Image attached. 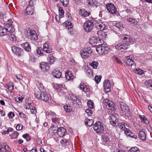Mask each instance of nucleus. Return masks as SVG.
Segmentation results:
<instances>
[{"label":"nucleus","instance_id":"obj_42","mask_svg":"<svg viewBox=\"0 0 152 152\" xmlns=\"http://www.w3.org/2000/svg\"><path fill=\"white\" fill-rule=\"evenodd\" d=\"M127 21L130 23V24H133L134 25L137 24V21L135 19L129 18L127 19Z\"/></svg>","mask_w":152,"mask_h":152},{"label":"nucleus","instance_id":"obj_16","mask_svg":"<svg viewBox=\"0 0 152 152\" xmlns=\"http://www.w3.org/2000/svg\"><path fill=\"white\" fill-rule=\"evenodd\" d=\"M41 100L45 102H48L49 103H52L51 96L47 93H42Z\"/></svg>","mask_w":152,"mask_h":152},{"label":"nucleus","instance_id":"obj_58","mask_svg":"<svg viewBox=\"0 0 152 152\" xmlns=\"http://www.w3.org/2000/svg\"><path fill=\"white\" fill-rule=\"evenodd\" d=\"M23 125L22 124H18L16 126V129L17 130L19 131L22 129Z\"/></svg>","mask_w":152,"mask_h":152},{"label":"nucleus","instance_id":"obj_62","mask_svg":"<svg viewBox=\"0 0 152 152\" xmlns=\"http://www.w3.org/2000/svg\"><path fill=\"white\" fill-rule=\"evenodd\" d=\"M15 100L18 103H20L22 101V99L19 97H16Z\"/></svg>","mask_w":152,"mask_h":152},{"label":"nucleus","instance_id":"obj_3","mask_svg":"<svg viewBox=\"0 0 152 152\" xmlns=\"http://www.w3.org/2000/svg\"><path fill=\"white\" fill-rule=\"evenodd\" d=\"M96 51L100 54H106L109 52L110 49L107 46L100 44L96 45Z\"/></svg>","mask_w":152,"mask_h":152},{"label":"nucleus","instance_id":"obj_21","mask_svg":"<svg viewBox=\"0 0 152 152\" xmlns=\"http://www.w3.org/2000/svg\"><path fill=\"white\" fill-rule=\"evenodd\" d=\"M124 133L125 134L128 136L132 138H133L136 139L137 137L135 135L134 133L132 132L129 128H127L124 131Z\"/></svg>","mask_w":152,"mask_h":152},{"label":"nucleus","instance_id":"obj_29","mask_svg":"<svg viewBox=\"0 0 152 152\" xmlns=\"http://www.w3.org/2000/svg\"><path fill=\"white\" fill-rule=\"evenodd\" d=\"M34 9L33 7L30 5H28L26 9V13L28 15H31L34 12Z\"/></svg>","mask_w":152,"mask_h":152},{"label":"nucleus","instance_id":"obj_23","mask_svg":"<svg viewBox=\"0 0 152 152\" xmlns=\"http://www.w3.org/2000/svg\"><path fill=\"white\" fill-rule=\"evenodd\" d=\"M65 76L67 80H72L74 78L72 72L69 70H67L65 73Z\"/></svg>","mask_w":152,"mask_h":152},{"label":"nucleus","instance_id":"obj_45","mask_svg":"<svg viewBox=\"0 0 152 152\" xmlns=\"http://www.w3.org/2000/svg\"><path fill=\"white\" fill-rule=\"evenodd\" d=\"M46 114L48 115L49 117H54L56 116L55 113L51 111H47L46 113Z\"/></svg>","mask_w":152,"mask_h":152},{"label":"nucleus","instance_id":"obj_57","mask_svg":"<svg viewBox=\"0 0 152 152\" xmlns=\"http://www.w3.org/2000/svg\"><path fill=\"white\" fill-rule=\"evenodd\" d=\"M65 26L69 29L72 27V24L71 22H68L65 24Z\"/></svg>","mask_w":152,"mask_h":152},{"label":"nucleus","instance_id":"obj_55","mask_svg":"<svg viewBox=\"0 0 152 152\" xmlns=\"http://www.w3.org/2000/svg\"><path fill=\"white\" fill-rule=\"evenodd\" d=\"M87 105L88 107L90 108H93L94 107V103L91 101H88L87 102Z\"/></svg>","mask_w":152,"mask_h":152},{"label":"nucleus","instance_id":"obj_59","mask_svg":"<svg viewBox=\"0 0 152 152\" xmlns=\"http://www.w3.org/2000/svg\"><path fill=\"white\" fill-rule=\"evenodd\" d=\"M59 15L60 16H62L64 14V11L63 10L62 7H60L58 9Z\"/></svg>","mask_w":152,"mask_h":152},{"label":"nucleus","instance_id":"obj_9","mask_svg":"<svg viewBox=\"0 0 152 152\" xmlns=\"http://www.w3.org/2000/svg\"><path fill=\"white\" fill-rule=\"evenodd\" d=\"M70 100L72 102V105L75 107L76 108L81 107V102L80 100L78 99L75 95H73L71 97Z\"/></svg>","mask_w":152,"mask_h":152},{"label":"nucleus","instance_id":"obj_34","mask_svg":"<svg viewBox=\"0 0 152 152\" xmlns=\"http://www.w3.org/2000/svg\"><path fill=\"white\" fill-rule=\"evenodd\" d=\"M84 122L85 124L86 125H88L89 127L92 126L94 123L93 120L90 119L88 118L85 119Z\"/></svg>","mask_w":152,"mask_h":152},{"label":"nucleus","instance_id":"obj_13","mask_svg":"<svg viewBox=\"0 0 152 152\" xmlns=\"http://www.w3.org/2000/svg\"><path fill=\"white\" fill-rule=\"evenodd\" d=\"M109 119L110 124L113 126H115L118 123V120L117 118L116 115H115L113 114L111 115Z\"/></svg>","mask_w":152,"mask_h":152},{"label":"nucleus","instance_id":"obj_44","mask_svg":"<svg viewBox=\"0 0 152 152\" xmlns=\"http://www.w3.org/2000/svg\"><path fill=\"white\" fill-rule=\"evenodd\" d=\"M128 152H140L139 149L136 147H132L128 151Z\"/></svg>","mask_w":152,"mask_h":152},{"label":"nucleus","instance_id":"obj_64","mask_svg":"<svg viewBox=\"0 0 152 152\" xmlns=\"http://www.w3.org/2000/svg\"><path fill=\"white\" fill-rule=\"evenodd\" d=\"M16 77L17 78V79L18 80H21L22 78H23V77L22 76V75H20V74H17V75H16Z\"/></svg>","mask_w":152,"mask_h":152},{"label":"nucleus","instance_id":"obj_39","mask_svg":"<svg viewBox=\"0 0 152 152\" xmlns=\"http://www.w3.org/2000/svg\"><path fill=\"white\" fill-rule=\"evenodd\" d=\"M144 84L147 88L152 87V80H146L145 81Z\"/></svg>","mask_w":152,"mask_h":152},{"label":"nucleus","instance_id":"obj_6","mask_svg":"<svg viewBox=\"0 0 152 152\" xmlns=\"http://www.w3.org/2000/svg\"><path fill=\"white\" fill-rule=\"evenodd\" d=\"M103 103L108 109L113 110L116 109V107L113 101L105 99H103Z\"/></svg>","mask_w":152,"mask_h":152},{"label":"nucleus","instance_id":"obj_37","mask_svg":"<svg viewBox=\"0 0 152 152\" xmlns=\"http://www.w3.org/2000/svg\"><path fill=\"white\" fill-rule=\"evenodd\" d=\"M80 88L83 90L84 92H87L89 91L88 87L84 84H80Z\"/></svg>","mask_w":152,"mask_h":152},{"label":"nucleus","instance_id":"obj_60","mask_svg":"<svg viewBox=\"0 0 152 152\" xmlns=\"http://www.w3.org/2000/svg\"><path fill=\"white\" fill-rule=\"evenodd\" d=\"M30 111L33 114H35L36 113V110L34 107H32V108H31Z\"/></svg>","mask_w":152,"mask_h":152},{"label":"nucleus","instance_id":"obj_7","mask_svg":"<svg viewBox=\"0 0 152 152\" xmlns=\"http://www.w3.org/2000/svg\"><path fill=\"white\" fill-rule=\"evenodd\" d=\"M121 108L123 114L126 116H129L130 115V110L127 105L122 102L120 103Z\"/></svg>","mask_w":152,"mask_h":152},{"label":"nucleus","instance_id":"obj_26","mask_svg":"<svg viewBox=\"0 0 152 152\" xmlns=\"http://www.w3.org/2000/svg\"><path fill=\"white\" fill-rule=\"evenodd\" d=\"M129 57V56L126 57L123 59V60L127 65L132 66L134 64V61Z\"/></svg>","mask_w":152,"mask_h":152},{"label":"nucleus","instance_id":"obj_28","mask_svg":"<svg viewBox=\"0 0 152 152\" xmlns=\"http://www.w3.org/2000/svg\"><path fill=\"white\" fill-rule=\"evenodd\" d=\"M144 129H142L140 131L138 134L139 137L142 140H145L146 139V135L144 131Z\"/></svg>","mask_w":152,"mask_h":152},{"label":"nucleus","instance_id":"obj_19","mask_svg":"<svg viewBox=\"0 0 152 152\" xmlns=\"http://www.w3.org/2000/svg\"><path fill=\"white\" fill-rule=\"evenodd\" d=\"M41 69L43 72H47L50 69L48 64L45 62H42L40 65Z\"/></svg>","mask_w":152,"mask_h":152},{"label":"nucleus","instance_id":"obj_17","mask_svg":"<svg viewBox=\"0 0 152 152\" xmlns=\"http://www.w3.org/2000/svg\"><path fill=\"white\" fill-rule=\"evenodd\" d=\"M11 48L12 51L14 54L18 56L20 55L22 52V49L20 48L13 46Z\"/></svg>","mask_w":152,"mask_h":152},{"label":"nucleus","instance_id":"obj_11","mask_svg":"<svg viewBox=\"0 0 152 152\" xmlns=\"http://www.w3.org/2000/svg\"><path fill=\"white\" fill-rule=\"evenodd\" d=\"M11 24H6L4 28L0 26V36H3L6 35L9 30Z\"/></svg>","mask_w":152,"mask_h":152},{"label":"nucleus","instance_id":"obj_61","mask_svg":"<svg viewBox=\"0 0 152 152\" xmlns=\"http://www.w3.org/2000/svg\"><path fill=\"white\" fill-rule=\"evenodd\" d=\"M14 113L12 112L9 113L8 114V116L10 118H12L14 116Z\"/></svg>","mask_w":152,"mask_h":152},{"label":"nucleus","instance_id":"obj_38","mask_svg":"<svg viewBox=\"0 0 152 152\" xmlns=\"http://www.w3.org/2000/svg\"><path fill=\"white\" fill-rule=\"evenodd\" d=\"M102 141L107 143L110 142L109 138L107 134H104L102 136Z\"/></svg>","mask_w":152,"mask_h":152},{"label":"nucleus","instance_id":"obj_20","mask_svg":"<svg viewBox=\"0 0 152 152\" xmlns=\"http://www.w3.org/2000/svg\"><path fill=\"white\" fill-rule=\"evenodd\" d=\"M66 133V131L65 129L60 127L58 128L57 134L60 137H62L64 136Z\"/></svg>","mask_w":152,"mask_h":152},{"label":"nucleus","instance_id":"obj_50","mask_svg":"<svg viewBox=\"0 0 152 152\" xmlns=\"http://www.w3.org/2000/svg\"><path fill=\"white\" fill-rule=\"evenodd\" d=\"M22 137L24 138L26 140L27 142L31 140L29 135L27 134H23Z\"/></svg>","mask_w":152,"mask_h":152},{"label":"nucleus","instance_id":"obj_8","mask_svg":"<svg viewBox=\"0 0 152 152\" xmlns=\"http://www.w3.org/2000/svg\"><path fill=\"white\" fill-rule=\"evenodd\" d=\"M93 26V22L90 20H88L84 23L83 28L86 32H88L92 30Z\"/></svg>","mask_w":152,"mask_h":152},{"label":"nucleus","instance_id":"obj_14","mask_svg":"<svg viewBox=\"0 0 152 152\" xmlns=\"http://www.w3.org/2000/svg\"><path fill=\"white\" fill-rule=\"evenodd\" d=\"M95 26L98 29H100L101 31L104 30L107 28L105 24L102 22H98L96 21L95 23Z\"/></svg>","mask_w":152,"mask_h":152},{"label":"nucleus","instance_id":"obj_18","mask_svg":"<svg viewBox=\"0 0 152 152\" xmlns=\"http://www.w3.org/2000/svg\"><path fill=\"white\" fill-rule=\"evenodd\" d=\"M58 128L57 126L53 125L51 126L49 129L48 133L51 135H55L57 134Z\"/></svg>","mask_w":152,"mask_h":152},{"label":"nucleus","instance_id":"obj_5","mask_svg":"<svg viewBox=\"0 0 152 152\" xmlns=\"http://www.w3.org/2000/svg\"><path fill=\"white\" fill-rule=\"evenodd\" d=\"M93 127L94 130L97 133H102L104 131L103 124L99 121L96 122L93 125Z\"/></svg>","mask_w":152,"mask_h":152},{"label":"nucleus","instance_id":"obj_36","mask_svg":"<svg viewBox=\"0 0 152 152\" xmlns=\"http://www.w3.org/2000/svg\"><path fill=\"white\" fill-rule=\"evenodd\" d=\"M139 117L140 119L144 122V123L146 125L149 124V122L146 117L144 115H139Z\"/></svg>","mask_w":152,"mask_h":152},{"label":"nucleus","instance_id":"obj_41","mask_svg":"<svg viewBox=\"0 0 152 152\" xmlns=\"http://www.w3.org/2000/svg\"><path fill=\"white\" fill-rule=\"evenodd\" d=\"M19 134L17 132L15 131L11 135H10V136L11 137V139L12 140L17 138Z\"/></svg>","mask_w":152,"mask_h":152},{"label":"nucleus","instance_id":"obj_56","mask_svg":"<svg viewBox=\"0 0 152 152\" xmlns=\"http://www.w3.org/2000/svg\"><path fill=\"white\" fill-rule=\"evenodd\" d=\"M134 72L136 74L139 75H142L143 74V72L140 69H136Z\"/></svg>","mask_w":152,"mask_h":152},{"label":"nucleus","instance_id":"obj_30","mask_svg":"<svg viewBox=\"0 0 152 152\" xmlns=\"http://www.w3.org/2000/svg\"><path fill=\"white\" fill-rule=\"evenodd\" d=\"M21 46L27 52L31 51V47L28 42L21 44Z\"/></svg>","mask_w":152,"mask_h":152},{"label":"nucleus","instance_id":"obj_4","mask_svg":"<svg viewBox=\"0 0 152 152\" xmlns=\"http://www.w3.org/2000/svg\"><path fill=\"white\" fill-rule=\"evenodd\" d=\"M92 52V50L90 48H86L81 50L80 54L83 58L87 59L91 56Z\"/></svg>","mask_w":152,"mask_h":152},{"label":"nucleus","instance_id":"obj_63","mask_svg":"<svg viewBox=\"0 0 152 152\" xmlns=\"http://www.w3.org/2000/svg\"><path fill=\"white\" fill-rule=\"evenodd\" d=\"M113 152H126L124 151L118 149H115L114 150Z\"/></svg>","mask_w":152,"mask_h":152},{"label":"nucleus","instance_id":"obj_48","mask_svg":"<svg viewBox=\"0 0 152 152\" xmlns=\"http://www.w3.org/2000/svg\"><path fill=\"white\" fill-rule=\"evenodd\" d=\"M52 121L58 124L59 123V119L57 115H56L54 117L52 118Z\"/></svg>","mask_w":152,"mask_h":152},{"label":"nucleus","instance_id":"obj_2","mask_svg":"<svg viewBox=\"0 0 152 152\" xmlns=\"http://www.w3.org/2000/svg\"><path fill=\"white\" fill-rule=\"evenodd\" d=\"M25 36L31 40H36L38 39V37L35 31L30 28L26 29Z\"/></svg>","mask_w":152,"mask_h":152},{"label":"nucleus","instance_id":"obj_15","mask_svg":"<svg viewBox=\"0 0 152 152\" xmlns=\"http://www.w3.org/2000/svg\"><path fill=\"white\" fill-rule=\"evenodd\" d=\"M104 90L105 92H108L110 91V82L108 80H105L103 83Z\"/></svg>","mask_w":152,"mask_h":152},{"label":"nucleus","instance_id":"obj_31","mask_svg":"<svg viewBox=\"0 0 152 152\" xmlns=\"http://www.w3.org/2000/svg\"><path fill=\"white\" fill-rule=\"evenodd\" d=\"M43 50L47 53H49L52 52V49L49 47L48 43H46L44 44Z\"/></svg>","mask_w":152,"mask_h":152},{"label":"nucleus","instance_id":"obj_54","mask_svg":"<svg viewBox=\"0 0 152 152\" xmlns=\"http://www.w3.org/2000/svg\"><path fill=\"white\" fill-rule=\"evenodd\" d=\"M91 108H89L86 109V112L87 114L88 115V116H91L93 112Z\"/></svg>","mask_w":152,"mask_h":152},{"label":"nucleus","instance_id":"obj_52","mask_svg":"<svg viewBox=\"0 0 152 152\" xmlns=\"http://www.w3.org/2000/svg\"><path fill=\"white\" fill-rule=\"evenodd\" d=\"M60 1L62 3L64 7H67L68 5L69 1V0H60Z\"/></svg>","mask_w":152,"mask_h":152},{"label":"nucleus","instance_id":"obj_22","mask_svg":"<svg viewBox=\"0 0 152 152\" xmlns=\"http://www.w3.org/2000/svg\"><path fill=\"white\" fill-rule=\"evenodd\" d=\"M98 39L97 37H91L89 41V42L90 44L92 45L93 46L98 45Z\"/></svg>","mask_w":152,"mask_h":152},{"label":"nucleus","instance_id":"obj_51","mask_svg":"<svg viewBox=\"0 0 152 152\" xmlns=\"http://www.w3.org/2000/svg\"><path fill=\"white\" fill-rule=\"evenodd\" d=\"M54 87L55 88L59 90L61 89L62 87V86L61 85L56 83L54 84Z\"/></svg>","mask_w":152,"mask_h":152},{"label":"nucleus","instance_id":"obj_32","mask_svg":"<svg viewBox=\"0 0 152 152\" xmlns=\"http://www.w3.org/2000/svg\"><path fill=\"white\" fill-rule=\"evenodd\" d=\"M61 73L59 70H55L53 72V76L56 78H60L61 76Z\"/></svg>","mask_w":152,"mask_h":152},{"label":"nucleus","instance_id":"obj_43","mask_svg":"<svg viewBox=\"0 0 152 152\" xmlns=\"http://www.w3.org/2000/svg\"><path fill=\"white\" fill-rule=\"evenodd\" d=\"M55 58L51 54L49 56V58L48 60L49 63L50 64H52L54 63L55 60Z\"/></svg>","mask_w":152,"mask_h":152},{"label":"nucleus","instance_id":"obj_53","mask_svg":"<svg viewBox=\"0 0 152 152\" xmlns=\"http://www.w3.org/2000/svg\"><path fill=\"white\" fill-rule=\"evenodd\" d=\"M101 77L99 76H96L95 77L94 79L96 83L98 84L101 80Z\"/></svg>","mask_w":152,"mask_h":152},{"label":"nucleus","instance_id":"obj_24","mask_svg":"<svg viewBox=\"0 0 152 152\" xmlns=\"http://www.w3.org/2000/svg\"><path fill=\"white\" fill-rule=\"evenodd\" d=\"M115 28L118 31H121L123 29L124 27L123 24L121 23H116L115 24Z\"/></svg>","mask_w":152,"mask_h":152},{"label":"nucleus","instance_id":"obj_12","mask_svg":"<svg viewBox=\"0 0 152 152\" xmlns=\"http://www.w3.org/2000/svg\"><path fill=\"white\" fill-rule=\"evenodd\" d=\"M106 8L107 10L112 14H115L116 13L117 10L114 5L110 3L106 4Z\"/></svg>","mask_w":152,"mask_h":152},{"label":"nucleus","instance_id":"obj_10","mask_svg":"<svg viewBox=\"0 0 152 152\" xmlns=\"http://www.w3.org/2000/svg\"><path fill=\"white\" fill-rule=\"evenodd\" d=\"M9 30H8L7 33L6 35V38L10 41L16 40V38L13 33L15 31V29L12 28V29H11L10 28H9Z\"/></svg>","mask_w":152,"mask_h":152},{"label":"nucleus","instance_id":"obj_35","mask_svg":"<svg viewBox=\"0 0 152 152\" xmlns=\"http://www.w3.org/2000/svg\"><path fill=\"white\" fill-rule=\"evenodd\" d=\"M99 64L97 61H93L89 64V65L92 67L94 69L97 68Z\"/></svg>","mask_w":152,"mask_h":152},{"label":"nucleus","instance_id":"obj_40","mask_svg":"<svg viewBox=\"0 0 152 152\" xmlns=\"http://www.w3.org/2000/svg\"><path fill=\"white\" fill-rule=\"evenodd\" d=\"M62 145L65 146L69 143V141L68 139H64L62 140L60 142Z\"/></svg>","mask_w":152,"mask_h":152},{"label":"nucleus","instance_id":"obj_47","mask_svg":"<svg viewBox=\"0 0 152 152\" xmlns=\"http://www.w3.org/2000/svg\"><path fill=\"white\" fill-rule=\"evenodd\" d=\"M80 14L81 15L84 17L88 16L89 15V13L86 10H81Z\"/></svg>","mask_w":152,"mask_h":152},{"label":"nucleus","instance_id":"obj_1","mask_svg":"<svg viewBox=\"0 0 152 152\" xmlns=\"http://www.w3.org/2000/svg\"><path fill=\"white\" fill-rule=\"evenodd\" d=\"M135 42V39L131 38L129 36L126 35L122 40V42L115 46V48L118 50H125L129 48V44H132Z\"/></svg>","mask_w":152,"mask_h":152},{"label":"nucleus","instance_id":"obj_25","mask_svg":"<svg viewBox=\"0 0 152 152\" xmlns=\"http://www.w3.org/2000/svg\"><path fill=\"white\" fill-rule=\"evenodd\" d=\"M123 131H125L126 128H129V126L127 124H126L125 122H122L120 123H118L117 125Z\"/></svg>","mask_w":152,"mask_h":152},{"label":"nucleus","instance_id":"obj_49","mask_svg":"<svg viewBox=\"0 0 152 152\" xmlns=\"http://www.w3.org/2000/svg\"><path fill=\"white\" fill-rule=\"evenodd\" d=\"M35 96L38 99H41L42 96V93H41L40 92H35L34 93Z\"/></svg>","mask_w":152,"mask_h":152},{"label":"nucleus","instance_id":"obj_27","mask_svg":"<svg viewBox=\"0 0 152 152\" xmlns=\"http://www.w3.org/2000/svg\"><path fill=\"white\" fill-rule=\"evenodd\" d=\"M86 2L89 6L97 7V2L96 0H87Z\"/></svg>","mask_w":152,"mask_h":152},{"label":"nucleus","instance_id":"obj_33","mask_svg":"<svg viewBox=\"0 0 152 152\" xmlns=\"http://www.w3.org/2000/svg\"><path fill=\"white\" fill-rule=\"evenodd\" d=\"M97 34L99 38L102 39H105L107 35V34L104 32L102 31L98 32Z\"/></svg>","mask_w":152,"mask_h":152},{"label":"nucleus","instance_id":"obj_46","mask_svg":"<svg viewBox=\"0 0 152 152\" xmlns=\"http://www.w3.org/2000/svg\"><path fill=\"white\" fill-rule=\"evenodd\" d=\"M64 108L66 112L71 113L72 111L71 107L69 106L65 105L64 106Z\"/></svg>","mask_w":152,"mask_h":152}]
</instances>
